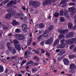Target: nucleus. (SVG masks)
<instances>
[{
    "mask_svg": "<svg viewBox=\"0 0 76 76\" xmlns=\"http://www.w3.org/2000/svg\"><path fill=\"white\" fill-rule=\"evenodd\" d=\"M13 42L15 44V48H16V50L18 51L20 53V50H21V48H20V46L19 42L16 39H14L13 40Z\"/></svg>",
    "mask_w": 76,
    "mask_h": 76,
    "instance_id": "1",
    "label": "nucleus"
},
{
    "mask_svg": "<svg viewBox=\"0 0 76 76\" xmlns=\"http://www.w3.org/2000/svg\"><path fill=\"white\" fill-rule=\"evenodd\" d=\"M29 4L30 5L33 6L34 7H39L41 4L38 2H36L33 1H30Z\"/></svg>",
    "mask_w": 76,
    "mask_h": 76,
    "instance_id": "2",
    "label": "nucleus"
},
{
    "mask_svg": "<svg viewBox=\"0 0 76 76\" xmlns=\"http://www.w3.org/2000/svg\"><path fill=\"white\" fill-rule=\"evenodd\" d=\"M76 39L75 38L72 39L67 40L66 41V44H69L71 45L72 44H74L76 42Z\"/></svg>",
    "mask_w": 76,
    "mask_h": 76,
    "instance_id": "3",
    "label": "nucleus"
},
{
    "mask_svg": "<svg viewBox=\"0 0 76 76\" xmlns=\"http://www.w3.org/2000/svg\"><path fill=\"white\" fill-rule=\"evenodd\" d=\"M15 36L17 39L19 40H23L24 39V36L22 34H16Z\"/></svg>",
    "mask_w": 76,
    "mask_h": 76,
    "instance_id": "4",
    "label": "nucleus"
},
{
    "mask_svg": "<svg viewBox=\"0 0 76 76\" xmlns=\"http://www.w3.org/2000/svg\"><path fill=\"white\" fill-rule=\"evenodd\" d=\"M57 0H46V1H44L43 4V6H45L46 4H51L52 2H55Z\"/></svg>",
    "mask_w": 76,
    "mask_h": 76,
    "instance_id": "5",
    "label": "nucleus"
},
{
    "mask_svg": "<svg viewBox=\"0 0 76 76\" xmlns=\"http://www.w3.org/2000/svg\"><path fill=\"white\" fill-rule=\"evenodd\" d=\"M17 16L18 18H20L22 20L23 19L24 20H25V21H26L27 20V17H25L23 18L22 17V16H23V15L21 13H18L17 14Z\"/></svg>",
    "mask_w": 76,
    "mask_h": 76,
    "instance_id": "6",
    "label": "nucleus"
},
{
    "mask_svg": "<svg viewBox=\"0 0 76 76\" xmlns=\"http://www.w3.org/2000/svg\"><path fill=\"white\" fill-rule=\"evenodd\" d=\"M69 12H70V14L71 15H73L75 13V8L74 7H70L69 9Z\"/></svg>",
    "mask_w": 76,
    "mask_h": 76,
    "instance_id": "7",
    "label": "nucleus"
},
{
    "mask_svg": "<svg viewBox=\"0 0 76 76\" xmlns=\"http://www.w3.org/2000/svg\"><path fill=\"white\" fill-rule=\"evenodd\" d=\"M9 51H10L13 54H15L16 53V49L15 48L13 47H11V48L9 49Z\"/></svg>",
    "mask_w": 76,
    "mask_h": 76,
    "instance_id": "8",
    "label": "nucleus"
},
{
    "mask_svg": "<svg viewBox=\"0 0 76 76\" xmlns=\"http://www.w3.org/2000/svg\"><path fill=\"white\" fill-rule=\"evenodd\" d=\"M58 32H59V33H61V34H64V33H66V34H67V33L68 32V30H64L63 29H61L59 30H58Z\"/></svg>",
    "mask_w": 76,
    "mask_h": 76,
    "instance_id": "9",
    "label": "nucleus"
},
{
    "mask_svg": "<svg viewBox=\"0 0 76 76\" xmlns=\"http://www.w3.org/2000/svg\"><path fill=\"white\" fill-rule=\"evenodd\" d=\"M22 28L23 31L24 32H27V25L26 24H23L22 25Z\"/></svg>",
    "mask_w": 76,
    "mask_h": 76,
    "instance_id": "10",
    "label": "nucleus"
},
{
    "mask_svg": "<svg viewBox=\"0 0 76 76\" xmlns=\"http://www.w3.org/2000/svg\"><path fill=\"white\" fill-rule=\"evenodd\" d=\"M63 4L62 6V7H65L67 4V3L66 1V0H62L61 1L60 4Z\"/></svg>",
    "mask_w": 76,
    "mask_h": 76,
    "instance_id": "11",
    "label": "nucleus"
},
{
    "mask_svg": "<svg viewBox=\"0 0 76 76\" xmlns=\"http://www.w3.org/2000/svg\"><path fill=\"white\" fill-rule=\"evenodd\" d=\"M65 46L66 44H65V43H63L57 46V48H63L65 47Z\"/></svg>",
    "mask_w": 76,
    "mask_h": 76,
    "instance_id": "12",
    "label": "nucleus"
},
{
    "mask_svg": "<svg viewBox=\"0 0 76 76\" xmlns=\"http://www.w3.org/2000/svg\"><path fill=\"white\" fill-rule=\"evenodd\" d=\"M64 15L65 16L66 18H69V14H67L68 13V11L66 10H65L64 11Z\"/></svg>",
    "mask_w": 76,
    "mask_h": 76,
    "instance_id": "13",
    "label": "nucleus"
},
{
    "mask_svg": "<svg viewBox=\"0 0 76 76\" xmlns=\"http://www.w3.org/2000/svg\"><path fill=\"white\" fill-rule=\"evenodd\" d=\"M63 61L65 64H68L69 63V61L68 59L65 58L64 59Z\"/></svg>",
    "mask_w": 76,
    "mask_h": 76,
    "instance_id": "14",
    "label": "nucleus"
},
{
    "mask_svg": "<svg viewBox=\"0 0 76 76\" xmlns=\"http://www.w3.org/2000/svg\"><path fill=\"white\" fill-rule=\"evenodd\" d=\"M74 35V33L73 32H71L68 33L66 36V38H70L72 37L73 35Z\"/></svg>",
    "mask_w": 76,
    "mask_h": 76,
    "instance_id": "15",
    "label": "nucleus"
},
{
    "mask_svg": "<svg viewBox=\"0 0 76 76\" xmlns=\"http://www.w3.org/2000/svg\"><path fill=\"white\" fill-rule=\"evenodd\" d=\"M68 26L69 29H72L73 28V24L72 23L69 22L68 24Z\"/></svg>",
    "mask_w": 76,
    "mask_h": 76,
    "instance_id": "16",
    "label": "nucleus"
},
{
    "mask_svg": "<svg viewBox=\"0 0 76 76\" xmlns=\"http://www.w3.org/2000/svg\"><path fill=\"white\" fill-rule=\"evenodd\" d=\"M53 41V38L48 39L45 43L46 44H50V42Z\"/></svg>",
    "mask_w": 76,
    "mask_h": 76,
    "instance_id": "17",
    "label": "nucleus"
},
{
    "mask_svg": "<svg viewBox=\"0 0 76 76\" xmlns=\"http://www.w3.org/2000/svg\"><path fill=\"white\" fill-rule=\"evenodd\" d=\"M12 24L13 25H19V23L17 22L16 20H14L12 22Z\"/></svg>",
    "mask_w": 76,
    "mask_h": 76,
    "instance_id": "18",
    "label": "nucleus"
},
{
    "mask_svg": "<svg viewBox=\"0 0 76 76\" xmlns=\"http://www.w3.org/2000/svg\"><path fill=\"white\" fill-rule=\"evenodd\" d=\"M32 64V65H34V62L32 61H30L28 63H26V65L28 66L29 64Z\"/></svg>",
    "mask_w": 76,
    "mask_h": 76,
    "instance_id": "19",
    "label": "nucleus"
},
{
    "mask_svg": "<svg viewBox=\"0 0 76 76\" xmlns=\"http://www.w3.org/2000/svg\"><path fill=\"white\" fill-rule=\"evenodd\" d=\"M6 18L7 19H9L11 17H12V16L10 15V13L8 14L5 16Z\"/></svg>",
    "mask_w": 76,
    "mask_h": 76,
    "instance_id": "20",
    "label": "nucleus"
},
{
    "mask_svg": "<svg viewBox=\"0 0 76 76\" xmlns=\"http://www.w3.org/2000/svg\"><path fill=\"white\" fill-rule=\"evenodd\" d=\"M14 3H15V2H14V1H12L10 2L7 5V7H9V6H11V5H12V4H14Z\"/></svg>",
    "mask_w": 76,
    "mask_h": 76,
    "instance_id": "21",
    "label": "nucleus"
},
{
    "mask_svg": "<svg viewBox=\"0 0 76 76\" xmlns=\"http://www.w3.org/2000/svg\"><path fill=\"white\" fill-rule=\"evenodd\" d=\"M54 28V26L53 25H51L48 28V29L49 31H51L53 29V28Z\"/></svg>",
    "mask_w": 76,
    "mask_h": 76,
    "instance_id": "22",
    "label": "nucleus"
},
{
    "mask_svg": "<svg viewBox=\"0 0 76 76\" xmlns=\"http://www.w3.org/2000/svg\"><path fill=\"white\" fill-rule=\"evenodd\" d=\"M75 67L76 66H75V64H72L70 65V68L71 69H75Z\"/></svg>",
    "mask_w": 76,
    "mask_h": 76,
    "instance_id": "23",
    "label": "nucleus"
},
{
    "mask_svg": "<svg viewBox=\"0 0 76 76\" xmlns=\"http://www.w3.org/2000/svg\"><path fill=\"white\" fill-rule=\"evenodd\" d=\"M65 50H61L60 52L59 53V55H61L65 53Z\"/></svg>",
    "mask_w": 76,
    "mask_h": 76,
    "instance_id": "24",
    "label": "nucleus"
},
{
    "mask_svg": "<svg viewBox=\"0 0 76 76\" xmlns=\"http://www.w3.org/2000/svg\"><path fill=\"white\" fill-rule=\"evenodd\" d=\"M4 71V69H3V66L1 65H0V72L1 73L3 72Z\"/></svg>",
    "mask_w": 76,
    "mask_h": 76,
    "instance_id": "25",
    "label": "nucleus"
},
{
    "mask_svg": "<svg viewBox=\"0 0 76 76\" xmlns=\"http://www.w3.org/2000/svg\"><path fill=\"white\" fill-rule=\"evenodd\" d=\"M10 42H8L7 43V47L9 49H9L11 48H12V47L10 46Z\"/></svg>",
    "mask_w": 76,
    "mask_h": 76,
    "instance_id": "26",
    "label": "nucleus"
},
{
    "mask_svg": "<svg viewBox=\"0 0 76 76\" xmlns=\"http://www.w3.org/2000/svg\"><path fill=\"white\" fill-rule=\"evenodd\" d=\"M54 16H55V17L56 18H57V17H58L59 16V13L57 12L55 13Z\"/></svg>",
    "mask_w": 76,
    "mask_h": 76,
    "instance_id": "27",
    "label": "nucleus"
},
{
    "mask_svg": "<svg viewBox=\"0 0 76 76\" xmlns=\"http://www.w3.org/2000/svg\"><path fill=\"white\" fill-rule=\"evenodd\" d=\"M32 37H31L30 39L29 40H28V45H30L31 44V42H32Z\"/></svg>",
    "mask_w": 76,
    "mask_h": 76,
    "instance_id": "28",
    "label": "nucleus"
},
{
    "mask_svg": "<svg viewBox=\"0 0 76 76\" xmlns=\"http://www.w3.org/2000/svg\"><path fill=\"white\" fill-rule=\"evenodd\" d=\"M63 37H64V34H61L59 35V39H62V38H63Z\"/></svg>",
    "mask_w": 76,
    "mask_h": 76,
    "instance_id": "29",
    "label": "nucleus"
},
{
    "mask_svg": "<svg viewBox=\"0 0 76 76\" xmlns=\"http://www.w3.org/2000/svg\"><path fill=\"white\" fill-rule=\"evenodd\" d=\"M59 41V40L58 39H57L56 40L55 42L53 44V46H55L58 42Z\"/></svg>",
    "mask_w": 76,
    "mask_h": 76,
    "instance_id": "30",
    "label": "nucleus"
},
{
    "mask_svg": "<svg viewBox=\"0 0 76 76\" xmlns=\"http://www.w3.org/2000/svg\"><path fill=\"white\" fill-rule=\"evenodd\" d=\"M16 13V12L15 11H13L12 12H11V13L10 14L11 16H12L13 15H15V13Z\"/></svg>",
    "mask_w": 76,
    "mask_h": 76,
    "instance_id": "31",
    "label": "nucleus"
},
{
    "mask_svg": "<svg viewBox=\"0 0 76 76\" xmlns=\"http://www.w3.org/2000/svg\"><path fill=\"white\" fill-rule=\"evenodd\" d=\"M74 57H75V56L73 55H71L69 56V58L70 59L73 58Z\"/></svg>",
    "mask_w": 76,
    "mask_h": 76,
    "instance_id": "32",
    "label": "nucleus"
},
{
    "mask_svg": "<svg viewBox=\"0 0 76 76\" xmlns=\"http://www.w3.org/2000/svg\"><path fill=\"white\" fill-rule=\"evenodd\" d=\"M60 20L61 22H65V19H64V18L63 17H61L60 18Z\"/></svg>",
    "mask_w": 76,
    "mask_h": 76,
    "instance_id": "33",
    "label": "nucleus"
},
{
    "mask_svg": "<svg viewBox=\"0 0 76 76\" xmlns=\"http://www.w3.org/2000/svg\"><path fill=\"white\" fill-rule=\"evenodd\" d=\"M37 69L34 68H33L32 69V71L33 73H35L36 72H37Z\"/></svg>",
    "mask_w": 76,
    "mask_h": 76,
    "instance_id": "34",
    "label": "nucleus"
},
{
    "mask_svg": "<svg viewBox=\"0 0 76 76\" xmlns=\"http://www.w3.org/2000/svg\"><path fill=\"white\" fill-rule=\"evenodd\" d=\"M17 57V56H12L10 58V60H13V59H15V58H16Z\"/></svg>",
    "mask_w": 76,
    "mask_h": 76,
    "instance_id": "35",
    "label": "nucleus"
},
{
    "mask_svg": "<svg viewBox=\"0 0 76 76\" xmlns=\"http://www.w3.org/2000/svg\"><path fill=\"white\" fill-rule=\"evenodd\" d=\"M64 13V12L63 10H61L60 11V16H63V14Z\"/></svg>",
    "mask_w": 76,
    "mask_h": 76,
    "instance_id": "36",
    "label": "nucleus"
},
{
    "mask_svg": "<svg viewBox=\"0 0 76 76\" xmlns=\"http://www.w3.org/2000/svg\"><path fill=\"white\" fill-rule=\"evenodd\" d=\"M2 26L3 27V28L4 29H5V30L7 29V28L6 27V26L4 24H2Z\"/></svg>",
    "mask_w": 76,
    "mask_h": 76,
    "instance_id": "37",
    "label": "nucleus"
},
{
    "mask_svg": "<svg viewBox=\"0 0 76 76\" xmlns=\"http://www.w3.org/2000/svg\"><path fill=\"white\" fill-rule=\"evenodd\" d=\"M15 32L16 33H19L20 32V30L19 29H16L15 30Z\"/></svg>",
    "mask_w": 76,
    "mask_h": 76,
    "instance_id": "38",
    "label": "nucleus"
},
{
    "mask_svg": "<svg viewBox=\"0 0 76 76\" xmlns=\"http://www.w3.org/2000/svg\"><path fill=\"white\" fill-rule=\"evenodd\" d=\"M69 6H76V4L73 2L69 3Z\"/></svg>",
    "mask_w": 76,
    "mask_h": 76,
    "instance_id": "39",
    "label": "nucleus"
},
{
    "mask_svg": "<svg viewBox=\"0 0 76 76\" xmlns=\"http://www.w3.org/2000/svg\"><path fill=\"white\" fill-rule=\"evenodd\" d=\"M39 26L41 28H42L44 26V25L43 24L41 23L39 24Z\"/></svg>",
    "mask_w": 76,
    "mask_h": 76,
    "instance_id": "40",
    "label": "nucleus"
},
{
    "mask_svg": "<svg viewBox=\"0 0 76 76\" xmlns=\"http://www.w3.org/2000/svg\"><path fill=\"white\" fill-rule=\"evenodd\" d=\"M28 48L30 50V52H32V51H34V49H33L32 48L30 47H29Z\"/></svg>",
    "mask_w": 76,
    "mask_h": 76,
    "instance_id": "41",
    "label": "nucleus"
},
{
    "mask_svg": "<svg viewBox=\"0 0 76 76\" xmlns=\"http://www.w3.org/2000/svg\"><path fill=\"white\" fill-rule=\"evenodd\" d=\"M27 47V46H22L21 47V48L23 50H25V48H26Z\"/></svg>",
    "mask_w": 76,
    "mask_h": 76,
    "instance_id": "42",
    "label": "nucleus"
},
{
    "mask_svg": "<svg viewBox=\"0 0 76 76\" xmlns=\"http://www.w3.org/2000/svg\"><path fill=\"white\" fill-rule=\"evenodd\" d=\"M27 54H28V51H26L25 52V56H24L25 58H27V57H28V56H27Z\"/></svg>",
    "mask_w": 76,
    "mask_h": 76,
    "instance_id": "43",
    "label": "nucleus"
},
{
    "mask_svg": "<svg viewBox=\"0 0 76 76\" xmlns=\"http://www.w3.org/2000/svg\"><path fill=\"white\" fill-rule=\"evenodd\" d=\"M65 40L63 39L60 42L61 44H64V42H65Z\"/></svg>",
    "mask_w": 76,
    "mask_h": 76,
    "instance_id": "44",
    "label": "nucleus"
},
{
    "mask_svg": "<svg viewBox=\"0 0 76 76\" xmlns=\"http://www.w3.org/2000/svg\"><path fill=\"white\" fill-rule=\"evenodd\" d=\"M47 33V31H45L43 33V37H45V35H46V34Z\"/></svg>",
    "mask_w": 76,
    "mask_h": 76,
    "instance_id": "45",
    "label": "nucleus"
},
{
    "mask_svg": "<svg viewBox=\"0 0 76 76\" xmlns=\"http://www.w3.org/2000/svg\"><path fill=\"white\" fill-rule=\"evenodd\" d=\"M41 39V36H39V37L38 38L37 41H40Z\"/></svg>",
    "mask_w": 76,
    "mask_h": 76,
    "instance_id": "46",
    "label": "nucleus"
},
{
    "mask_svg": "<svg viewBox=\"0 0 76 76\" xmlns=\"http://www.w3.org/2000/svg\"><path fill=\"white\" fill-rule=\"evenodd\" d=\"M75 47V45H71L70 47L69 48L70 49H71V50L73 49V47Z\"/></svg>",
    "mask_w": 76,
    "mask_h": 76,
    "instance_id": "47",
    "label": "nucleus"
},
{
    "mask_svg": "<svg viewBox=\"0 0 76 76\" xmlns=\"http://www.w3.org/2000/svg\"><path fill=\"white\" fill-rule=\"evenodd\" d=\"M54 23H58V19L56 18L55 19Z\"/></svg>",
    "mask_w": 76,
    "mask_h": 76,
    "instance_id": "48",
    "label": "nucleus"
},
{
    "mask_svg": "<svg viewBox=\"0 0 76 76\" xmlns=\"http://www.w3.org/2000/svg\"><path fill=\"white\" fill-rule=\"evenodd\" d=\"M63 60V58L61 57H59L58 58V61H60Z\"/></svg>",
    "mask_w": 76,
    "mask_h": 76,
    "instance_id": "49",
    "label": "nucleus"
},
{
    "mask_svg": "<svg viewBox=\"0 0 76 76\" xmlns=\"http://www.w3.org/2000/svg\"><path fill=\"white\" fill-rule=\"evenodd\" d=\"M50 53L48 52H47L46 55V56H49V57H50Z\"/></svg>",
    "mask_w": 76,
    "mask_h": 76,
    "instance_id": "50",
    "label": "nucleus"
},
{
    "mask_svg": "<svg viewBox=\"0 0 76 76\" xmlns=\"http://www.w3.org/2000/svg\"><path fill=\"white\" fill-rule=\"evenodd\" d=\"M1 60H2V61H3V63H6V60H5L4 59H2Z\"/></svg>",
    "mask_w": 76,
    "mask_h": 76,
    "instance_id": "51",
    "label": "nucleus"
},
{
    "mask_svg": "<svg viewBox=\"0 0 76 76\" xmlns=\"http://www.w3.org/2000/svg\"><path fill=\"white\" fill-rule=\"evenodd\" d=\"M44 42L42 41L40 43V45H44Z\"/></svg>",
    "mask_w": 76,
    "mask_h": 76,
    "instance_id": "52",
    "label": "nucleus"
},
{
    "mask_svg": "<svg viewBox=\"0 0 76 76\" xmlns=\"http://www.w3.org/2000/svg\"><path fill=\"white\" fill-rule=\"evenodd\" d=\"M9 0H7V1H5L4 2V4H7V3L9 2Z\"/></svg>",
    "mask_w": 76,
    "mask_h": 76,
    "instance_id": "53",
    "label": "nucleus"
},
{
    "mask_svg": "<svg viewBox=\"0 0 76 76\" xmlns=\"http://www.w3.org/2000/svg\"><path fill=\"white\" fill-rule=\"evenodd\" d=\"M41 52L42 53H45V50H44L43 49H42Z\"/></svg>",
    "mask_w": 76,
    "mask_h": 76,
    "instance_id": "54",
    "label": "nucleus"
},
{
    "mask_svg": "<svg viewBox=\"0 0 76 76\" xmlns=\"http://www.w3.org/2000/svg\"><path fill=\"white\" fill-rule=\"evenodd\" d=\"M12 9H8L7 10V12H11V11H12Z\"/></svg>",
    "mask_w": 76,
    "mask_h": 76,
    "instance_id": "55",
    "label": "nucleus"
},
{
    "mask_svg": "<svg viewBox=\"0 0 76 76\" xmlns=\"http://www.w3.org/2000/svg\"><path fill=\"white\" fill-rule=\"evenodd\" d=\"M26 61H23L22 63L23 64H25V63H26Z\"/></svg>",
    "mask_w": 76,
    "mask_h": 76,
    "instance_id": "56",
    "label": "nucleus"
},
{
    "mask_svg": "<svg viewBox=\"0 0 76 76\" xmlns=\"http://www.w3.org/2000/svg\"><path fill=\"white\" fill-rule=\"evenodd\" d=\"M35 51H36V53L37 54H38L39 53V51H38V50H37L36 51V50H35Z\"/></svg>",
    "mask_w": 76,
    "mask_h": 76,
    "instance_id": "57",
    "label": "nucleus"
},
{
    "mask_svg": "<svg viewBox=\"0 0 76 76\" xmlns=\"http://www.w3.org/2000/svg\"><path fill=\"white\" fill-rule=\"evenodd\" d=\"M34 64L35 65H36V66H38V65L39 64L38 63H35V62H34Z\"/></svg>",
    "mask_w": 76,
    "mask_h": 76,
    "instance_id": "58",
    "label": "nucleus"
},
{
    "mask_svg": "<svg viewBox=\"0 0 76 76\" xmlns=\"http://www.w3.org/2000/svg\"><path fill=\"white\" fill-rule=\"evenodd\" d=\"M35 45H36V43H35V42H33V46H35Z\"/></svg>",
    "mask_w": 76,
    "mask_h": 76,
    "instance_id": "59",
    "label": "nucleus"
},
{
    "mask_svg": "<svg viewBox=\"0 0 76 76\" xmlns=\"http://www.w3.org/2000/svg\"><path fill=\"white\" fill-rule=\"evenodd\" d=\"M73 50L74 52H76V47Z\"/></svg>",
    "mask_w": 76,
    "mask_h": 76,
    "instance_id": "60",
    "label": "nucleus"
},
{
    "mask_svg": "<svg viewBox=\"0 0 76 76\" xmlns=\"http://www.w3.org/2000/svg\"><path fill=\"white\" fill-rule=\"evenodd\" d=\"M57 70H55L53 71V73H56Z\"/></svg>",
    "mask_w": 76,
    "mask_h": 76,
    "instance_id": "61",
    "label": "nucleus"
},
{
    "mask_svg": "<svg viewBox=\"0 0 76 76\" xmlns=\"http://www.w3.org/2000/svg\"><path fill=\"white\" fill-rule=\"evenodd\" d=\"M74 29H76V25L74 26Z\"/></svg>",
    "mask_w": 76,
    "mask_h": 76,
    "instance_id": "62",
    "label": "nucleus"
},
{
    "mask_svg": "<svg viewBox=\"0 0 76 76\" xmlns=\"http://www.w3.org/2000/svg\"><path fill=\"white\" fill-rule=\"evenodd\" d=\"M9 36H10L11 37V36H12V33H10V34H9Z\"/></svg>",
    "mask_w": 76,
    "mask_h": 76,
    "instance_id": "63",
    "label": "nucleus"
},
{
    "mask_svg": "<svg viewBox=\"0 0 76 76\" xmlns=\"http://www.w3.org/2000/svg\"><path fill=\"white\" fill-rule=\"evenodd\" d=\"M58 66H59V67H61V66H62V65H60L59 64H58Z\"/></svg>",
    "mask_w": 76,
    "mask_h": 76,
    "instance_id": "64",
    "label": "nucleus"
}]
</instances>
